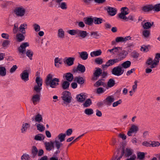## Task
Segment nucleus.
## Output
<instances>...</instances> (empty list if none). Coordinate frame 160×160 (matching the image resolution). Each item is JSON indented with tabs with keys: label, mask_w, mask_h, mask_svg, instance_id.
Instances as JSON below:
<instances>
[{
	"label": "nucleus",
	"mask_w": 160,
	"mask_h": 160,
	"mask_svg": "<svg viewBox=\"0 0 160 160\" xmlns=\"http://www.w3.org/2000/svg\"><path fill=\"white\" fill-rule=\"evenodd\" d=\"M70 85V83L68 81H63L62 82V88L64 89H67Z\"/></svg>",
	"instance_id": "nucleus-39"
},
{
	"label": "nucleus",
	"mask_w": 160,
	"mask_h": 160,
	"mask_svg": "<svg viewBox=\"0 0 160 160\" xmlns=\"http://www.w3.org/2000/svg\"><path fill=\"white\" fill-rule=\"evenodd\" d=\"M61 98L63 100V103L66 105L71 102L72 97L70 93L68 91L63 92L62 94Z\"/></svg>",
	"instance_id": "nucleus-5"
},
{
	"label": "nucleus",
	"mask_w": 160,
	"mask_h": 160,
	"mask_svg": "<svg viewBox=\"0 0 160 160\" xmlns=\"http://www.w3.org/2000/svg\"><path fill=\"white\" fill-rule=\"evenodd\" d=\"M45 137L42 134H38L35 136L34 139L36 141H42L44 139Z\"/></svg>",
	"instance_id": "nucleus-37"
},
{
	"label": "nucleus",
	"mask_w": 160,
	"mask_h": 160,
	"mask_svg": "<svg viewBox=\"0 0 160 160\" xmlns=\"http://www.w3.org/2000/svg\"><path fill=\"white\" fill-rule=\"evenodd\" d=\"M92 104L91 100L88 98L83 103V106L85 107H87L89 106Z\"/></svg>",
	"instance_id": "nucleus-50"
},
{
	"label": "nucleus",
	"mask_w": 160,
	"mask_h": 160,
	"mask_svg": "<svg viewBox=\"0 0 160 160\" xmlns=\"http://www.w3.org/2000/svg\"><path fill=\"white\" fill-rule=\"evenodd\" d=\"M32 27L36 32H38L40 30V26L36 23H34L32 25Z\"/></svg>",
	"instance_id": "nucleus-44"
},
{
	"label": "nucleus",
	"mask_w": 160,
	"mask_h": 160,
	"mask_svg": "<svg viewBox=\"0 0 160 160\" xmlns=\"http://www.w3.org/2000/svg\"><path fill=\"white\" fill-rule=\"evenodd\" d=\"M142 38L144 39H148L149 38L150 34V30H149L144 29L142 31L141 33Z\"/></svg>",
	"instance_id": "nucleus-17"
},
{
	"label": "nucleus",
	"mask_w": 160,
	"mask_h": 160,
	"mask_svg": "<svg viewBox=\"0 0 160 160\" xmlns=\"http://www.w3.org/2000/svg\"><path fill=\"white\" fill-rule=\"evenodd\" d=\"M118 60L116 58L110 59L108 60L105 64H102V68L105 69L108 67L114 65L115 63L119 62Z\"/></svg>",
	"instance_id": "nucleus-8"
},
{
	"label": "nucleus",
	"mask_w": 160,
	"mask_h": 160,
	"mask_svg": "<svg viewBox=\"0 0 160 160\" xmlns=\"http://www.w3.org/2000/svg\"><path fill=\"white\" fill-rule=\"evenodd\" d=\"M75 60V58L73 57H66L64 59L63 61L64 63L67 64L68 66H70L74 64Z\"/></svg>",
	"instance_id": "nucleus-10"
},
{
	"label": "nucleus",
	"mask_w": 160,
	"mask_h": 160,
	"mask_svg": "<svg viewBox=\"0 0 160 160\" xmlns=\"http://www.w3.org/2000/svg\"><path fill=\"white\" fill-rule=\"evenodd\" d=\"M35 82L37 83L36 85L42 86V79L40 77H37L36 78Z\"/></svg>",
	"instance_id": "nucleus-42"
},
{
	"label": "nucleus",
	"mask_w": 160,
	"mask_h": 160,
	"mask_svg": "<svg viewBox=\"0 0 160 160\" xmlns=\"http://www.w3.org/2000/svg\"><path fill=\"white\" fill-rule=\"evenodd\" d=\"M42 89L41 86L35 85L33 88V90L38 94H40V92Z\"/></svg>",
	"instance_id": "nucleus-43"
},
{
	"label": "nucleus",
	"mask_w": 160,
	"mask_h": 160,
	"mask_svg": "<svg viewBox=\"0 0 160 160\" xmlns=\"http://www.w3.org/2000/svg\"><path fill=\"white\" fill-rule=\"evenodd\" d=\"M30 127V124L29 123L23 122L21 129V132L22 133L26 132L28 128Z\"/></svg>",
	"instance_id": "nucleus-22"
},
{
	"label": "nucleus",
	"mask_w": 160,
	"mask_h": 160,
	"mask_svg": "<svg viewBox=\"0 0 160 160\" xmlns=\"http://www.w3.org/2000/svg\"><path fill=\"white\" fill-rule=\"evenodd\" d=\"M96 69L93 73V77L92 78V80H96L97 79V78L100 76L102 73V70L99 68H96Z\"/></svg>",
	"instance_id": "nucleus-13"
},
{
	"label": "nucleus",
	"mask_w": 160,
	"mask_h": 160,
	"mask_svg": "<svg viewBox=\"0 0 160 160\" xmlns=\"http://www.w3.org/2000/svg\"><path fill=\"white\" fill-rule=\"evenodd\" d=\"M102 19L101 18L95 17L93 19V22L96 24H98L102 23Z\"/></svg>",
	"instance_id": "nucleus-48"
},
{
	"label": "nucleus",
	"mask_w": 160,
	"mask_h": 160,
	"mask_svg": "<svg viewBox=\"0 0 160 160\" xmlns=\"http://www.w3.org/2000/svg\"><path fill=\"white\" fill-rule=\"evenodd\" d=\"M124 72L122 67L120 65H118L114 67L112 70V73L117 76H119L122 75Z\"/></svg>",
	"instance_id": "nucleus-6"
},
{
	"label": "nucleus",
	"mask_w": 160,
	"mask_h": 160,
	"mask_svg": "<svg viewBox=\"0 0 160 160\" xmlns=\"http://www.w3.org/2000/svg\"><path fill=\"white\" fill-rule=\"evenodd\" d=\"M127 19L126 20V21H128L129 20L135 22L136 19L134 18V16L132 15H130L128 17H127Z\"/></svg>",
	"instance_id": "nucleus-61"
},
{
	"label": "nucleus",
	"mask_w": 160,
	"mask_h": 160,
	"mask_svg": "<svg viewBox=\"0 0 160 160\" xmlns=\"http://www.w3.org/2000/svg\"><path fill=\"white\" fill-rule=\"evenodd\" d=\"M53 75L51 73L48 75L45 81L47 86H49L52 88H55L58 85L59 79L57 78H53Z\"/></svg>",
	"instance_id": "nucleus-2"
},
{
	"label": "nucleus",
	"mask_w": 160,
	"mask_h": 160,
	"mask_svg": "<svg viewBox=\"0 0 160 160\" xmlns=\"http://www.w3.org/2000/svg\"><path fill=\"white\" fill-rule=\"evenodd\" d=\"M75 80L79 84H82L84 82V79L82 77L78 76L75 78Z\"/></svg>",
	"instance_id": "nucleus-36"
},
{
	"label": "nucleus",
	"mask_w": 160,
	"mask_h": 160,
	"mask_svg": "<svg viewBox=\"0 0 160 160\" xmlns=\"http://www.w3.org/2000/svg\"><path fill=\"white\" fill-rule=\"evenodd\" d=\"M115 84V81L112 78L109 79L108 82V86L109 88L112 87L114 86Z\"/></svg>",
	"instance_id": "nucleus-47"
},
{
	"label": "nucleus",
	"mask_w": 160,
	"mask_h": 160,
	"mask_svg": "<svg viewBox=\"0 0 160 160\" xmlns=\"http://www.w3.org/2000/svg\"><path fill=\"white\" fill-rule=\"evenodd\" d=\"M106 9L108 14L111 16H113L116 13L117 10L115 8L110 7H107Z\"/></svg>",
	"instance_id": "nucleus-20"
},
{
	"label": "nucleus",
	"mask_w": 160,
	"mask_h": 160,
	"mask_svg": "<svg viewBox=\"0 0 160 160\" xmlns=\"http://www.w3.org/2000/svg\"><path fill=\"white\" fill-rule=\"evenodd\" d=\"M127 14H125L123 13H121L118 14L119 18L121 19H122L126 21V20H127V17L126 16Z\"/></svg>",
	"instance_id": "nucleus-60"
},
{
	"label": "nucleus",
	"mask_w": 160,
	"mask_h": 160,
	"mask_svg": "<svg viewBox=\"0 0 160 160\" xmlns=\"http://www.w3.org/2000/svg\"><path fill=\"white\" fill-rule=\"evenodd\" d=\"M84 113L88 115H90L93 113V111L91 108H87L85 109Z\"/></svg>",
	"instance_id": "nucleus-56"
},
{
	"label": "nucleus",
	"mask_w": 160,
	"mask_h": 160,
	"mask_svg": "<svg viewBox=\"0 0 160 160\" xmlns=\"http://www.w3.org/2000/svg\"><path fill=\"white\" fill-rule=\"evenodd\" d=\"M78 71L81 73L84 72L86 70L85 66L83 65L80 64L78 66Z\"/></svg>",
	"instance_id": "nucleus-41"
},
{
	"label": "nucleus",
	"mask_w": 160,
	"mask_h": 160,
	"mask_svg": "<svg viewBox=\"0 0 160 160\" xmlns=\"http://www.w3.org/2000/svg\"><path fill=\"white\" fill-rule=\"evenodd\" d=\"M145 157V154L143 152H139L137 153V158L140 160H142Z\"/></svg>",
	"instance_id": "nucleus-51"
},
{
	"label": "nucleus",
	"mask_w": 160,
	"mask_h": 160,
	"mask_svg": "<svg viewBox=\"0 0 160 160\" xmlns=\"http://www.w3.org/2000/svg\"><path fill=\"white\" fill-rule=\"evenodd\" d=\"M59 7L63 10L66 9L67 8V3L65 2H62L59 4Z\"/></svg>",
	"instance_id": "nucleus-53"
},
{
	"label": "nucleus",
	"mask_w": 160,
	"mask_h": 160,
	"mask_svg": "<svg viewBox=\"0 0 160 160\" xmlns=\"http://www.w3.org/2000/svg\"><path fill=\"white\" fill-rule=\"evenodd\" d=\"M36 125L37 130L40 132H42L44 130L45 128L42 124L36 123Z\"/></svg>",
	"instance_id": "nucleus-45"
},
{
	"label": "nucleus",
	"mask_w": 160,
	"mask_h": 160,
	"mask_svg": "<svg viewBox=\"0 0 160 160\" xmlns=\"http://www.w3.org/2000/svg\"><path fill=\"white\" fill-rule=\"evenodd\" d=\"M54 142H53L52 141L49 142H45L44 144L46 149L48 151L53 149L54 148Z\"/></svg>",
	"instance_id": "nucleus-15"
},
{
	"label": "nucleus",
	"mask_w": 160,
	"mask_h": 160,
	"mask_svg": "<svg viewBox=\"0 0 160 160\" xmlns=\"http://www.w3.org/2000/svg\"><path fill=\"white\" fill-rule=\"evenodd\" d=\"M153 11L158 12L160 11V3L156 4L153 6Z\"/></svg>",
	"instance_id": "nucleus-57"
},
{
	"label": "nucleus",
	"mask_w": 160,
	"mask_h": 160,
	"mask_svg": "<svg viewBox=\"0 0 160 160\" xmlns=\"http://www.w3.org/2000/svg\"><path fill=\"white\" fill-rule=\"evenodd\" d=\"M25 9L22 7H16L14 10V13L18 17L23 16L25 15Z\"/></svg>",
	"instance_id": "nucleus-7"
},
{
	"label": "nucleus",
	"mask_w": 160,
	"mask_h": 160,
	"mask_svg": "<svg viewBox=\"0 0 160 160\" xmlns=\"http://www.w3.org/2000/svg\"><path fill=\"white\" fill-rule=\"evenodd\" d=\"M21 160H30V158L29 155L27 154H23L21 157Z\"/></svg>",
	"instance_id": "nucleus-55"
},
{
	"label": "nucleus",
	"mask_w": 160,
	"mask_h": 160,
	"mask_svg": "<svg viewBox=\"0 0 160 160\" xmlns=\"http://www.w3.org/2000/svg\"><path fill=\"white\" fill-rule=\"evenodd\" d=\"M22 80L26 82L29 80V72L27 70H24L20 74Z\"/></svg>",
	"instance_id": "nucleus-11"
},
{
	"label": "nucleus",
	"mask_w": 160,
	"mask_h": 160,
	"mask_svg": "<svg viewBox=\"0 0 160 160\" xmlns=\"http://www.w3.org/2000/svg\"><path fill=\"white\" fill-rule=\"evenodd\" d=\"M131 37L130 36H126L125 37H118L116 38V42H125L127 40H130Z\"/></svg>",
	"instance_id": "nucleus-24"
},
{
	"label": "nucleus",
	"mask_w": 160,
	"mask_h": 160,
	"mask_svg": "<svg viewBox=\"0 0 160 160\" xmlns=\"http://www.w3.org/2000/svg\"><path fill=\"white\" fill-rule=\"evenodd\" d=\"M142 10L145 12H149L152 10L153 11V6L152 4L144 6L142 8Z\"/></svg>",
	"instance_id": "nucleus-23"
},
{
	"label": "nucleus",
	"mask_w": 160,
	"mask_h": 160,
	"mask_svg": "<svg viewBox=\"0 0 160 160\" xmlns=\"http://www.w3.org/2000/svg\"><path fill=\"white\" fill-rule=\"evenodd\" d=\"M27 25L26 23L21 24L19 28V31L21 32L22 34H25L26 33L25 29L27 28Z\"/></svg>",
	"instance_id": "nucleus-29"
},
{
	"label": "nucleus",
	"mask_w": 160,
	"mask_h": 160,
	"mask_svg": "<svg viewBox=\"0 0 160 160\" xmlns=\"http://www.w3.org/2000/svg\"><path fill=\"white\" fill-rule=\"evenodd\" d=\"M63 77H65L66 79L68 82H71L73 78V75L70 72L64 74Z\"/></svg>",
	"instance_id": "nucleus-31"
},
{
	"label": "nucleus",
	"mask_w": 160,
	"mask_h": 160,
	"mask_svg": "<svg viewBox=\"0 0 160 160\" xmlns=\"http://www.w3.org/2000/svg\"><path fill=\"white\" fill-rule=\"evenodd\" d=\"M134 155L135 154L134 153L133 149L127 147L123 150L121 153H118L112 160H120L123 155L126 158H129Z\"/></svg>",
	"instance_id": "nucleus-1"
},
{
	"label": "nucleus",
	"mask_w": 160,
	"mask_h": 160,
	"mask_svg": "<svg viewBox=\"0 0 160 160\" xmlns=\"http://www.w3.org/2000/svg\"><path fill=\"white\" fill-rule=\"evenodd\" d=\"M122 50V47H114L113 48L108 49V52H110L112 54H118L120 51Z\"/></svg>",
	"instance_id": "nucleus-16"
},
{
	"label": "nucleus",
	"mask_w": 160,
	"mask_h": 160,
	"mask_svg": "<svg viewBox=\"0 0 160 160\" xmlns=\"http://www.w3.org/2000/svg\"><path fill=\"white\" fill-rule=\"evenodd\" d=\"M7 69L5 66L0 65V76L4 77L7 75Z\"/></svg>",
	"instance_id": "nucleus-27"
},
{
	"label": "nucleus",
	"mask_w": 160,
	"mask_h": 160,
	"mask_svg": "<svg viewBox=\"0 0 160 160\" xmlns=\"http://www.w3.org/2000/svg\"><path fill=\"white\" fill-rule=\"evenodd\" d=\"M38 152V150L35 146L32 147V153L33 157H35Z\"/></svg>",
	"instance_id": "nucleus-54"
},
{
	"label": "nucleus",
	"mask_w": 160,
	"mask_h": 160,
	"mask_svg": "<svg viewBox=\"0 0 160 160\" xmlns=\"http://www.w3.org/2000/svg\"><path fill=\"white\" fill-rule=\"evenodd\" d=\"M77 98L78 102H82L86 99V97L84 94L81 93L77 95Z\"/></svg>",
	"instance_id": "nucleus-28"
},
{
	"label": "nucleus",
	"mask_w": 160,
	"mask_h": 160,
	"mask_svg": "<svg viewBox=\"0 0 160 160\" xmlns=\"http://www.w3.org/2000/svg\"><path fill=\"white\" fill-rule=\"evenodd\" d=\"M10 43V41L8 40H4L3 42L2 45L3 48L7 47Z\"/></svg>",
	"instance_id": "nucleus-64"
},
{
	"label": "nucleus",
	"mask_w": 160,
	"mask_h": 160,
	"mask_svg": "<svg viewBox=\"0 0 160 160\" xmlns=\"http://www.w3.org/2000/svg\"><path fill=\"white\" fill-rule=\"evenodd\" d=\"M121 12L125 14L128 15V9L126 7H122L121 9Z\"/></svg>",
	"instance_id": "nucleus-59"
},
{
	"label": "nucleus",
	"mask_w": 160,
	"mask_h": 160,
	"mask_svg": "<svg viewBox=\"0 0 160 160\" xmlns=\"http://www.w3.org/2000/svg\"><path fill=\"white\" fill-rule=\"evenodd\" d=\"M131 62L129 61H127L122 63L121 66L122 67V68H129L131 65Z\"/></svg>",
	"instance_id": "nucleus-34"
},
{
	"label": "nucleus",
	"mask_w": 160,
	"mask_h": 160,
	"mask_svg": "<svg viewBox=\"0 0 160 160\" xmlns=\"http://www.w3.org/2000/svg\"><path fill=\"white\" fill-rule=\"evenodd\" d=\"M138 130V127L137 126L132 124L131 128L128 132L127 134L128 136H131L132 134L134 132H136Z\"/></svg>",
	"instance_id": "nucleus-18"
},
{
	"label": "nucleus",
	"mask_w": 160,
	"mask_h": 160,
	"mask_svg": "<svg viewBox=\"0 0 160 160\" xmlns=\"http://www.w3.org/2000/svg\"><path fill=\"white\" fill-rule=\"evenodd\" d=\"M128 52L122 49V50L118 54V58L116 59L118 60V62H119L125 58L128 55Z\"/></svg>",
	"instance_id": "nucleus-9"
},
{
	"label": "nucleus",
	"mask_w": 160,
	"mask_h": 160,
	"mask_svg": "<svg viewBox=\"0 0 160 160\" xmlns=\"http://www.w3.org/2000/svg\"><path fill=\"white\" fill-rule=\"evenodd\" d=\"M29 46V44L27 42H24L21 44L20 47L18 48L19 53H23L26 51V48Z\"/></svg>",
	"instance_id": "nucleus-14"
},
{
	"label": "nucleus",
	"mask_w": 160,
	"mask_h": 160,
	"mask_svg": "<svg viewBox=\"0 0 160 160\" xmlns=\"http://www.w3.org/2000/svg\"><path fill=\"white\" fill-rule=\"evenodd\" d=\"M157 62L151 58H148L146 62V65L147 67L145 69L146 73H149L152 72V69L156 68L158 65Z\"/></svg>",
	"instance_id": "nucleus-3"
},
{
	"label": "nucleus",
	"mask_w": 160,
	"mask_h": 160,
	"mask_svg": "<svg viewBox=\"0 0 160 160\" xmlns=\"http://www.w3.org/2000/svg\"><path fill=\"white\" fill-rule=\"evenodd\" d=\"M78 29H73L68 30L67 32L71 35H75L76 34H78Z\"/></svg>",
	"instance_id": "nucleus-52"
},
{
	"label": "nucleus",
	"mask_w": 160,
	"mask_h": 160,
	"mask_svg": "<svg viewBox=\"0 0 160 160\" xmlns=\"http://www.w3.org/2000/svg\"><path fill=\"white\" fill-rule=\"evenodd\" d=\"M95 62L97 64L101 65L103 62V60L101 58H98L95 59Z\"/></svg>",
	"instance_id": "nucleus-62"
},
{
	"label": "nucleus",
	"mask_w": 160,
	"mask_h": 160,
	"mask_svg": "<svg viewBox=\"0 0 160 160\" xmlns=\"http://www.w3.org/2000/svg\"><path fill=\"white\" fill-rule=\"evenodd\" d=\"M105 85L104 82L102 81V80H99L96 82L94 86L96 87H98L100 86H104Z\"/></svg>",
	"instance_id": "nucleus-46"
},
{
	"label": "nucleus",
	"mask_w": 160,
	"mask_h": 160,
	"mask_svg": "<svg viewBox=\"0 0 160 160\" xmlns=\"http://www.w3.org/2000/svg\"><path fill=\"white\" fill-rule=\"evenodd\" d=\"M79 37L82 38H85L88 35V33L86 31L81 30L78 29V34Z\"/></svg>",
	"instance_id": "nucleus-26"
},
{
	"label": "nucleus",
	"mask_w": 160,
	"mask_h": 160,
	"mask_svg": "<svg viewBox=\"0 0 160 160\" xmlns=\"http://www.w3.org/2000/svg\"><path fill=\"white\" fill-rule=\"evenodd\" d=\"M80 57L83 60H86L88 58V54L87 52L85 51L79 52Z\"/></svg>",
	"instance_id": "nucleus-32"
},
{
	"label": "nucleus",
	"mask_w": 160,
	"mask_h": 160,
	"mask_svg": "<svg viewBox=\"0 0 160 160\" xmlns=\"http://www.w3.org/2000/svg\"><path fill=\"white\" fill-rule=\"evenodd\" d=\"M16 37L17 41L19 42H21L24 40L25 39L24 36L22 34L20 33H18L16 35Z\"/></svg>",
	"instance_id": "nucleus-38"
},
{
	"label": "nucleus",
	"mask_w": 160,
	"mask_h": 160,
	"mask_svg": "<svg viewBox=\"0 0 160 160\" xmlns=\"http://www.w3.org/2000/svg\"><path fill=\"white\" fill-rule=\"evenodd\" d=\"M66 137V134L63 133H60L58 136V138L60 141H58L56 138L54 141V145L57 149H59L60 147L62 145V142L64 141Z\"/></svg>",
	"instance_id": "nucleus-4"
},
{
	"label": "nucleus",
	"mask_w": 160,
	"mask_h": 160,
	"mask_svg": "<svg viewBox=\"0 0 160 160\" xmlns=\"http://www.w3.org/2000/svg\"><path fill=\"white\" fill-rule=\"evenodd\" d=\"M91 35L93 38H98L101 36V33L98 32H91Z\"/></svg>",
	"instance_id": "nucleus-40"
},
{
	"label": "nucleus",
	"mask_w": 160,
	"mask_h": 160,
	"mask_svg": "<svg viewBox=\"0 0 160 160\" xmlns=\"http://www.w3.org/2000/svg\"><path fill=\"white\" fill-rule=\"evenodd\" d=\"M151 146L158 147L160 145V143L158 141H153L150 142Z\"/></svg>",
	"instance_id": "nucleus-63"
},
{
	"label": "nucleus",
	"mask_w": 160,
	"mask_h": 160,
	"mask_svg": "<svg viewBox=\"0 0 160 160\" xmlns=\"http://www.w3.org/2000/svg\"><path fill=\"white\" fill-rule=\"evenodd\" d=\"M83 21L86 24L89 25H91L93 22V19L91 17L84 18Z\"/></svg>",
	"instance_id": "nucleus-30"
},
{
	"label": "nucleus",
	"mask_w": 160,
	"mask_h": 160,
	"mask_svg": "<svg viewBox=\"0 0 160 160\" xmlns=\"http://www.w3.org/2000/svg\"><path fill=\"white\" fill-rule=\"evenodd\" d=\"M40 99V94L37 93L34 94L32 97L31 101L33 104L35 105L38 103Z\"/></svg>",
	"instance_id": "nucleus-12"
},
{
	"label": "nucleus",
	"mask_w": 160,
	"mask_h": 160,
	"mask_svg": "<svg viewBox=\"0 0 160 160\" xmlns=\"http://www.w3.org/2000/svg\"><path fill=\"white\" fill-rule=\"evenodd\" d=\"M18 30V23H16L14 25V27L12 29L13 33L14 34L17 33Z\"/></svg>",
	"instance_id": "nucleus-58"
},
{
	"label": "nucleus",
	"mask_w": 160,
	"mask_h": 160,
	"mask_svg": "<svg viewBox=\"0 0 160 160\" xmlns=\"http://www.w3.org/2000/svg\"><path fill=\"white\" fill-rule=\"evenodd\" d=\"M154 22H146L145 23L142 22L141 25L143 28L144 29L148 30L153 25Z\"/></svg>",
	"instance_id": "nucleus-19"
},
{
	"label": "nucleus",
	"mask_w": 160,
	"mask_h": 160,
	"mask_svg": "<svg viewBox=\"0 0 160 160\" xmlns=\"http://www.w3.org/2000/svg\"><path fill=\"white\" fill-rule=\"evenodd\" d=\"M26 54L30 60L32 59V57L33 55V52L30 50H28L26 52Z\"/></svg>",
	"instance_id": "nucleus-49"
},
{
	"label": "nucleus",
	"mask_w": 160,
	"mask_h": 160,
	"mask_svg": "<svg viewBox=\"0 0 160 160\" xmlns=\"http://www.w3.org/2000/svg\"><path fill=\"white\" fill-rule=\"evenodd\" d=\"M58 36L60 38H64V32L62 28H60L58 30Z\"/></svg>",
	"instance_id": "nucleus-33"
},
{
	"label": "nucleus",
	"mask_w": 160,
	"mask_h": 160,
	"mask_svg": "<svg viewBox=\"0 0 160 160\" xmlns=\"http://www.w3.org/2000/svg\"><path fill=\"white\" fill-rule=\"evenodd\" d=\"M33 121L40 122H42V118L41 115L38 113L32 118Z\"/></svg>",
	"instance_id": "nucleus-25"
},
{
	"label": "nucleus",
	"mask_w": 160,
	"mask_h": 160,
	"mask_svg": "<svg viewBox=\"0 0 160 160\" xmlns=\"http://www.w3.org/2000/svg\"><path fill=\"white\" fill-rule=\"evenodd\" d=\"M114 100L113 96H109L104 100V102L105 104L110 106L111 104L114 101Z\"/></svg>",
	"instance_id": "nucleus-21"
},
{
	"label": "nucleus",
	"mask_w": 160,
	"mask_h": 160,
	"mask_svg": "<svg viewBox=\"0 0 160 160\" xmlns=\"http://www.w3.org/2000/svg\"><path fill=\"white\" fill-rule=\"evenodd\" d=\"M102 51L101 50L91 52L90 54V56L92 57L98 56L102 54Z\"/></svg>",
	"instance_id": "nucleus-35"
}]
</instances>
